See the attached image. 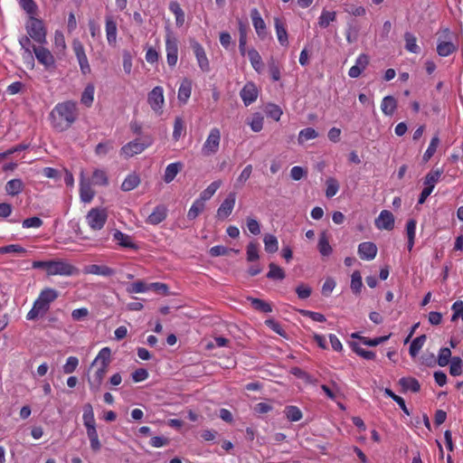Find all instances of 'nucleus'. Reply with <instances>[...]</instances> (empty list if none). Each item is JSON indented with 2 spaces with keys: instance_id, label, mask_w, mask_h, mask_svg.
<instances>
[{
  "instance_id": "22",
  "label": "nucleus",
  "mask_w": 463,
  "mask_h": 463,
  "mask_svg": "<svg viewBox=\"0 0 463 463\" xmlns=\"http://www.w3.org/2000/svg\"><path fill=\"white\" fill-rule=\"evenodd\" d=\"M105 31L109 44L115 45L117 43L118 27L112 15H107L105 18Z\"/></svg>"
},
{
  "instance_id": "48",
  "label": "nucleus",
  "mask_w": 463,
  "mask_h": 463,
  "mask_svg": "<svg viewBox=\"0 0 463 463\" xmlns=\"http://www.w3.org/2000/svg\"><path fill=\"white\" fill-rule=\"evenodd\" d=\"M287 419L290 421H298L302 419L303 414L300 409L294 405L286 406L284 410Z\"/></svg>"
},
{
  "instance_id": "5",
  "label": "nucleus",
  "mask_w": 463,
  "mask_h": 463,
  "mask_svg": "<svg viewBox=\"0 0 463 463\" xmlns=\"http://www.w3.org/2000/svg\"><path fill=\"white\" fill-rule=\"evenodd\" d=\"M109 214L105 208H91L86 214V222L92 231H100L107 222Z\"/></svg>"
},
{
  "instance_id": "9",
  "label": "nucleus",
  "mask_w": 463,
  "mask_h": 463,
  "mask_svg": "<svg viewBox=\"0 0 463 463\" xmlns=\"http://www.w3.org/2000/svg\"><path fill=\"white\" fill-rule=\"evenodd\" d=\"M72 50L79 62L80 72L83 75L90 73L91 69L85 52V48L80 40L74 39L72 41Z\"/></svg>"
},
{
  "instance_id": "60",
  "label": "nucleus",
  "mask_w": 463,
  "mask_h": 463,
  "mask_svg": "<svg viewBox=\"0 0 463 463\" xmlns=\"http://www.w3.org/2000/svg\"><path fill=\"white\" fill-rule=\"evenodd\" d=\"M267 116L272 119L279 121L282 115V109L276 104H269L266 108Z\"/></svg>"
},
{
  "instance_id": "53",
  "label": "nucleus",
  "mask_w": 463,
  "mask_h": 463,
  "mask_svg": "<svg viewBox=\"0 0 463 463\" xmlns=\"http://www.w3.org/2000/svg\"><path fill=\"white\" fill-rule=\"evenodd\" d=\"M326 196L327 198H332L333 196H335L337 194V192L339 190V184L335 178H334V177L327 178L326 181Z\"/></svg>"
},
{
  "instance_id": "37",
  "label": "nucleus",
  "mask_w": 463,
  "mask_h": 463,
  "mask_svg": "<svg viewBox=\"0 0 463 463\" xmlns=\"http://www.w3.org/2000/svg\"><path fill=\"white\" fill-rule=\"evenodd\" d=\"M317 248H318L320 254L324 257L329 256L333 251V249L329 243L327 235L325 232H323L319 236Z\"/></svg>"
},
{
  "instance_id": "3",
  "label": "nucleus",
  "mask_w": 463,
  "mask_h": 463,
  "mask_svg": "<svg viewBox=\"0 0 463 463\" xmlns=\"http://www.w3.org/2000/svg\"><path fill=\"white\" fill-rule=\"evenodd\" d=\"M58 298L59 292L55 288L49 287L43 288L34 300L33 307L26 314V319L32 321L44 316L49 311L51 304Z\"/></svg>"
},
{
  "instance_id": "51",
  "label": "nucleus",
  "mask_w": 463,
  "mask_h": 463,
  "mask_svg": "<svg viewBox=\"0 0 463 463\" xmlns=\"http://www.w3.org/2000/svg\"><path fill=\"white\" fill-rule=\"evenodd\" d=\"M318 137V132L313 128H307L299 131L298 141L299 144H303L304 142L315 139Z\"/></svg>"
},
{
  "instance_id": "15",
  "label": "nucleus",
  "mask_w": 463,
  "mask_h": 463,
  "mask_svg": "<svg viewBox=\"0 0 463 463\" xmlns=\"http://www.w3.org/2000/svg\"><path fill=\"white\" fill-rule=\"evenodd\" d=\"M95 192L91 187L90 179L84 176L83 171L80 173V197L83 203H90L94 198Z\"/></svg>"
},
{
  "instance_id": "62",
  "label": "nucleus",
  "mask_w": 463,
  "mask_h": 463,
  "mask_svg": "<svg viewBox=\"0 0 463 463\" xmlns=\"http://www.w3.org/2000/svg\"><path fill=\"white\" fill-rule=\"evenodd\" d=\"M358 32H359L358 27L353 25L352 24H348V26L345 31V39L348 43H353L357 41Z\"/></svg>"
},
{
  "instance_id": "4",
  "label": "nucleus",
  "mask_w": 463,
  "mask_h": 463,
  "mask_svg": "<svg viewBox=\"0 0 463 463\" xmlns=\"http://www.w3.org/2000/svg\"><path fill=\"white\" fill-rule=\"evenodd\" d=\"M154 143V139L150 136H144L139 138H136L129 141L120 148V155L125 158H130L134 156L139 155L144 152L146 148L151 146Z\"/></svg>"
},
{
  "instance_id": "30",
  "label": "nucleus",
  "mask_w": 463,
  "mask_h": 463,
  "mask_svg": "<svg viewBox=\"0 0 463 463\" xmlns=\"http://www.w3.org/2000/svg\"><path fill=\"white\" fill-rule=\"evenodd\" d=\"M402 392L411 391L412 392H418L420 390V384L416 378L413 377H402L399 380Z\"/></svg>"
},
{
  "instance_id": "21",
  "label": "nucleus",
  "mask_w": 463,
  "mask_h": 463,
  "mask_svg": "<svg viewBox=\"0 0 463 463\" xmlns=\"http://www.w3.org/2000/svg\"><path fill=\"white\" fill-rule=\"evenodd\" d=\"M369 64V57L365 53H361L355 61V64L349 69L348 76L350 78H358Z\"/></svg>"
},
{
  "instance_id": "35",
  "label": "nucleus",
  "mask_w": 463,
  "mask_h": 463,
  "mask_svg": "<svg viewBox=\"0 0 463 463\" xmlns=\"http://www.w3.org/2000/svg\"><path fill=\"white\" fill-rule=\"evenodd\" d=\"M405 49L411 53L418 54L420 52V46L417 44V38L410 32L404 33Z\"/></svg>"
},
{
  "instance_id": "2",
  "label": "nucleus",
  "mask_w": 463,
  "mask_h": 463,
  "mask_svg": "<svg viewBox=\"0 0 463 463\" xmlns=\"http://www.w3.org/2000/svg\"><path fill=\"white\" fill-rule=\"evenodd\" d=\"M111 361V351L109 347H103L91 364L90 369L93 373L89 375L88 383L93 392L99 391L103 379L108 372Z\"/></svg>"
},
{
  "instance_id": "52",
  "label": "nucleus",
  "mask_w": 463,
  "mask_h": 463,
  "mask_svg": "<svg viewBox=\"0 0 463 463\" xmlns=\"http://www.w3.org/2000/svg\"><path fill=\"white\" fill-rule=\"evenodd\" d=\"M265 250L269 253H274L279 249V242L277 238L272 234H266L263 238Z\"/></svg>"
},
{
  "instance_id": "45",
  "label": "nucleus",
  "mask_w": 463,
  "mask_h": 463,
  "mask_svg": "<svg viewBox=\"0 0 463 463\" xmlns=\"http://www.w3.org/2000/svg\"><path fill=\"white\" fill-rule=\"evenodd\" d=\"M94 86L92 84L87 85L81 94L80 102L86 107L90 108L94 100Z\"/></svg>"
},
{
  "instance_id": "39",
  "label": "nucleus",
  "mask_w": 463,
  "mask_h": 463,
  "mask_svg": "<svg viewBox=\"0 0 463 463\" xmlns=\"http://www.w3.org/2000/svg\"><path fill=\"white\" fill-rule=\"evenodd\" d=\"M139 184H140L139 176L136 174H130L125 178V180L121 184V189L124 192H129V191L134 190L136 187H137Z\"/></svg>"
},
{
  "instance_id": "20",
  "label": "nucleus",
  "mask_w": 463,
  "mask_h": 463,
  "mask_svg": "<svg viewBox=\"0 0 463 463\" xmlns=\"http://www.w3.org/2000/svg\"><path fill=\"white\" fill-rule=\"evenodd\" d=\"M84 273L108 278L114 276L116 270L106 265L90 264L85 267Z\"/></svg>"
},
{
  "instance_id": "27",
  "label": "nucleus",
  "mask_w": 463,
  "mask_h": 463,
  "mask_svg": "<svg viewBox=\"0 0 463 463\" xmlns=\"http://www.w3.org/2000/svg\"><path fill=\"white\" fill-rule=\"evenodd\" d=\"M246 53L254 71L258 73H261L263 71L264 64L259 52L256 49L251 48L248 50Z\"/></svg>"
},
{
  "instance_id": "54",
  "label": "nucleus",
  "mask_w": 463,
  "mask_h": 463,
  "mask_svg": "<svg viewBox=\"0 0 463 463\" xmlns=\"http://www.w3.org/2000/svg\"><path fill=\"white\" fill-rule=\"evenodd\" d=\"M269 73L273 81H279L281 77L280 68L278 62L271 58L268 62Z\"/></svg>"
},
{
  "instance_id": "46",
  "label": "nucleus",
  "mask_w": 463,
  "mask_h": 463,
  "mask_svg": "<svg viewBox=\"0 0 463 463\" xmlns=\"http://www.w3.org/2000/svg\"><path fill=\"white\" fill-rule=\"evenodd\" d=\"M269 270L267 273V278L275 280H282L285 279L286 274L282 268L271 262L269 265Z\"/></svg>"
},
{
  "instance_id": "36",
  "label": "nucleus",
  "mask_w": 463,
  "mask_h": 463,
  "mask_svg": "<svg viewBox=\"0 0 463 463\" xmlns=\"http://www.w3.org/2000/svg\"><path fill=\"white\" fill-rule=\"evenodd\" d=\"M221 180L213 181L200 194L199 199H201L204 203L210 200L214 195L216 191L221 187Z\"/></svg>"
},
{
  "instance_id": "13",
  "label": "nucleus",
  "mask_w": 463,
  "mask_h": 463,
  "mask_svg": "<svg viewBox=\"0 0 463 463\" xmlns=\"http://www.w3.org/2000/svg\"><path fill=\"white\" fill-rule=\"evenodd\" d=\"M33 52L37 61L45 68L48 69L54 66L55 59L52 53L47 48L42 46H33Z\"/></svg>"
},
{
  "instance_id": "29",
  "label": "nucleus",
  "mask_w": 463,
  "mask_h": 463,
  "mask_svg": "<svg viewBox=\"0 0 463 463\" xmlns=\"http://www.w3.org/2000/svg\"><path fill=\"white\" fill-rule=\"evenodd\" d=\"M182 168H183V164L181 162H175V163L169 164L166 166L165 171V175L163 177L164 181L166 184L171 183L175 178V176L178 175V173L182 170Z\"/></svg>"
},
{
  "instance_id": "59",
  "label": "nucleus",
  "mask_w": 463,
  "mask_h": 463,
  "mask_svg": "<svg viewBox=\"0 0 463 463\" xmlns=\"http://www.w3.org/2000/svg\"><path fill=\"white\" fill-rule=\"evenodd\" d=\"M451 357V351L448 347L440 348L438 355V364L441 367L446 366Z\"/></svg>"
},
{
  "instance_id": "63",
  "label": "nucleus",
  "mask_w": 463,
  "mask_h": 463,
  "mask_svg": "<svg viewBox=\"0 0 463 463\" xmlns=\"http://www.w3.org/2000/svg\"><path fill=\"white\" fill-rule=\"evenodd\" d=\"M78 365H79V359L76 356L68 357L66 364L62 367L64 373H67V374L72 373L76 370Z\"/></svg>"
},
{
  "instance_id": "34",
  "label": "nucleus",
  "mask_w": 463,
  "mask_h": 463,
  "mask_svg": "<svg viewBox=\"0 0 463 463\" xmlns=\"http://www.w3.org/2000/svg\"><path fill=\"white\" fill-rule=\"evenodd\" d=\"M457 51V46L449 41H440L437 45V52L441 57H448Z\"/></svg>"
},
{
  "instance_id": "14",
  "label": "nucleus",
  "mask_w": 463,
  "mask_h": 463,
  "mask_svg": "<svg viewBox=\"0 0 463 463\" xmlns=\"http://www.w3.org/2000/svg\"><path fill=\"white\" fill-rule=\"evenodd\" d=\"M236 202V194L235 193L232 192L230 193L226 198L223 200V202L221 203L217 210V217L219 219H226L231 215L232 213V210L234 208Z\"/></svg>"
},
{
  "instance_id": "50",
  "label": "nucleus",
  "mask_w": 463,
  "mask_h": 463,
  "mask_svg": "<svg viewBox=\"0 0 463 463\" xmlns=\"http://www.w3.org/2000/svg\"><path fill=\"white\" fill-rule=\"evenodd\" d=\"M350 346L352 350L359 356L363 357L365 360H374L376 354L373 351H367L362 348L357 343H350Z\"/></svg>"
},
{
  "instance_id": "40",
  "label": "nucleus",
  "mask_w": 463,
  "mask_h": 463,
  "mask_svg": "<svg viewBox=\"0 0 463 463\" xmlns=\"http://www.w3.org/2000/svg\"><path fill=\"white\" fill-rule=\"evenodd\" d=\"M90 183L94 185L106 186L109 184V178L104 170L95 169L92 173Z\"/></svg>"
},
{
  "instance_id": "44",
  "label": "nucleus",
  "mask_w": 463,
  "mask_h": 463,
  "mask_svg": "<svg viewBox=\"0 0 463 463\" xmlns=\"http://www.w3.org/2000/svg\"><path fill=\"white\" fill-rule=\"evenodd\" d=\"M335 19L336 13L335 11L323 10L318 18V24L321 28H326Z\"/></svg>"
},
{
  "instance_id": "12",
  "label": "nucleus",
  "mask_w": 463,
  "mask_h": 463,
  "mask_svg": "<svg viewBox=\"0 0 463 463\" xmlns=\"http://www.w3.org/2000/svg\"><path fill=\"white\" fill-rule=\"evenodd\" d=\"M147 102L150 108L157 114H161L165 104L164 90L161 86H156L147 95Z\"/></svg>"
},
{
  "instance_id": "31",
  "label": "nucleus",
  "mask_w": 463,
  "mask_h": 463,
  "mask_svg": "<svg viewBox=\"0 0 463 463\" xmlns=\"http://www.w3.org/2000/svg\"><path fill=\"white\" fill-rule=\"evenodd\" d=\"M443 174V170L441 168L432 169L430 170L424 178V185L427 188L434 189L436 184L439 182V178Z\"/></svg>"
},
{
  "instance_id": "42",
  "label": "nucleus",
  "mask_w": 463,
  "mask_h": 463,
  "mask_svg": "<svg viewBox=\"0 0 463 463\" xmlns=\"http://www.w3.org/2000/svg\"><path fill=\"white\" fill-rule=\"evenodd\" d=\"M251 307L262 313H270L272 311V307L269 303L255 298H248Z\"/></svg>"
},
{
  "instance_id": "25",
  "label": "nucleus",
  "mask_w": 463,
  "mask_h": 463,
  "mask_svg": "<svg viewBox=\"0 0 463 463\" xmlns=\"http://www.w3.org/2000/svg\"><path fill=\"white\" fill-rule=\"evenodd\" d=\"M30 38V36L24 35L19 39V43L24 51L22 54L23 59L33 65V46L34 45L32 44Z\"/></svg>"
},
{
  "instance_id": "19",
  "label": "nucleus",
  "mask_w": 463,
  "mask_h": 463,
  "mask_svg": "<svg viewBox=\"0 0 463 463\" xmlns=\"http://www.w3.org/2000/svg\"><path fill=\"white\" fill-rule=\"evenodd\" d=\"M250 18L252 21V25L258 36L260 38H264L267 35V27L264 20L262 19L257 8L251 9Z\"/></svg>"
},
{
  "instance_id": "1",
  "label": "nucleus",
  "mask_w": 463,
  "mask_h": 463,
  "mask_svg": "<svg viewBox=\"0 0 463 463\" xmlns=\"http://www.w3.org/2000/svg\"><path fill=\"white\" fill-rule=\"evenodd\" d=\"M52 128L62 132L69 129L78 118L77 103L72 100L59 102L50 113Z\"/></svg>"
},
{
  "instance_id": "47",
  "label": "nucleus",
  "mask_w": 463,
  "mask_h": 463,
  "mask_svg": "<svg viewBox=\"0 0 463 463\" xmlns=\"http://www.w3.org/2000/svg\"><path fill=\"white\" fill-rule=\"evenodd\" d=\"M169 10L175 16V24L177 26H182L184 23V13L177 2H171Z\"/></svg>"
},
{
  "instance_id": "6",
  "label": "nucleus",
  "mask_w": 463,
  "mask_h": 463,
  "mask_svg": "<svg viewBox=\"0 0 463 463\" xmlns=\"http://www.w3.org/2000/svg\"><path fill=\"white\" fill-rule=\"evenodd\" d=\"M166 62L170 68H175L178 61V39L170 30H167L165 37Z\"/></svg>"
},
{
  "instance_id": "10",
  "label": "nucleus",
  "mask_w": 463,
  "mask_h": 463,
  "mask_svg": "<svg viewBox=\"0 0 463 463\" xmlns=\"http://www.w3.org/2000/svg\"><path fill=\"white\" fill-rule=\"evenodd\" d=\"M78 273L76 267L66 260H52L48 276H72Z\"/></svg>"
},
{
  "instance_id": "18",
  "label": "nucleus",
  "mask_w": 463,
  "mask_h": 463,
  "mask_svg": "<svg viewBox=\"0 0 463 463\" xmlns=\"http://www.w3.org/2000/svg\"><path fill=\"white\" fill-rule=\"evenodd\" d=\"M377 247L373 242L365 241L358 245V255L364 260H372L377 255Z\"/></svg>"
},
{
  "instance_id": "43",
  "label": "nucleus",
  "mask_w": 463,
  "mask_h": 463,
  "mask_svg": "<svg viewBox=\"0 0 463 463\" xmlns=\"http://www.w3.org/2000/svg\"><path fill=\"white\" fill-rule=\"evenodd\" d=\"M239 51L242 56L246 55L247 26L242 22L239 23Z\"/></svg>"
},
{
  "instance_id": "33",
  "label": "nucleus",
  "mask_w": 463,
  "mask_h": 463,
  "mask_svg": "<svg viewBox=\"0 0 463 463\" xmlns=\"http://www.w3.org/2000/svg\"><path fill=\"white\" fill-rule=\"evenodd\" d=\"M397 109V100L392 96H386L381 103V109L386 116H392Z\"/></svg>"
},
{
  "instance_id": "61",
  "label": "nucleus",
  "mask_w": 463,
  "mask_h": 463,
  "mask_svg": "<svg viewBox=\"0 0 463 463\" xmlns=\"http://www.w3.org/2000/svg\"><path fill=\"white\" fill-rule=\"evenodd\" d=\"M259 259V244L251 241L247 246V260L255 261Z\"/></svg>"
},
{
  "instance_id": "49",
  "label": "nucleus",
  "mask_w": 463,
  "mask_h": 463,
  "mask_svg": "<svg viewBox=\"0 0 463 463\" xmlns=\"http://www.w3.org/2000/svg\"><path fill=\"white\" fill-rule=\"evenodd\" d=\"M350 288L354 294L358 295L361 293L363 288L362 276L359 270H354L351 276Z\"/></svg>"
},
{
  "instance_id": "55",
  "label": "nucleus",
  "mask_w": 463,
  "mask_h": 463,
  "mask_svg": "<svg viewBox=\"0 0 463 463\" xmlns=\"http://www.w3.org/2000/svg\"><path fill=\"white\" fill-rule=\"evenodd\" d=\"M185 130V125L181 117H176L174 122L173 138L177 141Z\"/></svg>"
},
{
  "instance_id": "24",
  "label": "nucleus",
  "mask_w": 463,
  "mask_h": 463,
  "mask_svg": "<svg viewBox=\"0 0 463 463\" xmlns=\"http://www.w3.org/2000/svg\"><path fill=\"white\" fill-rule=\"evenodd\" d=\"M114 241H118V245L123 248H128L137 250L138 246L132 241L130 235L126 234L118 230H116L113 233Z\"/></svg>"
},
{
  "instance_id": "41",
  "label": "nucleus",
  "mask_w": 463,
  "mask_h": 463,
  "mask_svg": "<svg viewBox=\"0 0 463 463\" xmlns=\"http://www.w3.org/2000/svg\"><path fill=\"white\" fill-rule=\"evenodd\" d=\"M426 335H421L414 338L410 345L409 354L411 357H416L426 342Z\"/></svg>"
},
{
  "instance_id": "26",
  "label": "nucleus",
  "mask_w": 463,
  "mask_h": 463,
  "mask_svg": "<svg viewBox=\"0 0 463 463\" xmlns=\"http://www.w3.org/2000/svg\"><path fill=\"white\" fill-rule=\"evenodd\" d=\"M191 93H192V80L187 78H184L182 80V82L179 86V89H178V94H177L178 100L181 103L185 104L188 101V99H190Z\"/></svg>"
},
{
  "instance_id": "23",
  "label": "nucleus",
  "mask_w": 463,
  "mask_h": 463,
  "mask_svg": "<svg viewBox=\"0 0 463 463\" xmlns=\"http://www.w3.org/2000/svg\"><path fill=\"white\" fill-rule=\"evenodd\" d=\"M167 216V209L165 205H157L154 211L148 215L146 223L157 225L165 220Z\"/></svg>"
},
{
  "instance_id": "16",
  "label": "nucleus",
  "mask_w": 463,
  "mask_h": 463,
  "mask_svg": "<svg viewBox=\"0 0 463 463\" xmlns=\"http://www.w3.org/2000/svg\"><path fill=\"white\" fill-rule=\"evenodd\" d=\"M258 89L253 82H247L240 92V96L245 106H250L258 98Z\"/></svg>"
},
{
  "instance_id": "8",
  "label": "nucleus",
  "mask_w": 463,
  "mask_h": 463,
  "mask_svg": "<svg viewBox=\"0 0 463 463\" xmlns=\"http://www.w3.org/2000/svg\"><path fill=\"white\" fill-rule=\"evenodd\" d=\"M26 32L28 35L38 43L42 44L46 42V30L44 25L40 19L33 17V15H31L26 24Z\"/></svg>"
},
{
  "instance_id": "38",
  "label": "nucleus",
  "mask_w": 463,
  "mask_h": 463,
  "mask_svg": "<svg viewBox=\"0 0 463 463\" xmlns=\"http://www.w3.org/2000/svg\"><path fill=\"white\" fill-rule=\"evenodd\" d=\"M205 209V203L201 199L197 198L190 207L187 213V218L191 221L197 218V216L203 212Z\"/></svg>"
},
{
  "instance_id": "11",
  "label": "nucleus",
  "mask_w": 463,
  "mask_h": 463,
  "mask_svg": "<svg viewBox=\"0 0 463 463\" xmlns=\"http://www.w3.org/2000/svg\"><path fill=\"white\" fill-rule=\"evenodd\" d=\"M190 46L200 70L203 72H209L211 71L210 61L203 46L194 39L190 40Z\"/></svg>"
},
{
  "instance_id": "58",
  "label": "nucleus",
  "mask_w": 463,
  "mask_h": 463,
  "mask_svg": "<svg viewBox=\"0 0 463 463\" xmlns=\"http://www.w3.org/2000/svg\"><path fill=\"white\" fill-rule=\"evenodd\" d=\"M26 252V250L19 244H10L6 246L0 247V254H24Z\"/></svg>"
},
{
  "instance_id": "7",
  "label": "nucleus",
  "mask_w": 463,
  "mask_h": 463,
  "mask_svg": "<svg viewBox=\"0 0 463 463\" xmlns=\"http://www.w3.org/2000/svg\"><path fill=\"white\" fill-rule=\"evenodd\" d=\"M221 131L218 128H213L204 143L203 144L201 153L203 156H211L215 155L220 148Z\"/></svg>"
},
{
  "instance_id": "28",
  "label": "nucleus",
  "mask_w": 463,
  "mask_h": 463,
  "mask_svg": "<svg viewBox=\"0 0 463 463\" xmlns=\"http://www.w3.org/2000/svg\"><path fill=\"white\" fill-rule=\"evenodd\" d=\"M274 25H275L276 33H277L279 43L282 46H288V32L286 30L284 24L280 21L279 18L276 17V18H274Z\"/></svg>"
},
{
  "instance_id": "56",
  "label": "nucleus",
  "mask_w": 463,
  "mask_h": 463,
  "mask_svg": "<svg viewBox=\"0 0 463 463\" xmlns=\"http://www.w3.org/2000/svg\"><path fill=\"white\" fill-rule=\"evenodd\" d=\"M439 144V138L438 136H434L430 142V145L427 148V150L425 151L424 155H423V161L424 162H428L432 156L433 155L435 154L436 150H437V147Z\"/></svg>"
},
{
  "instance_id": "57",
  "label": "nucleus",
  "mask_w": 463,
  "mask_h": 463,
  "mask_svg": "<svg viewBox=\"0 0 463 463\" xmlns=\"http://www.w3.org/2000/svg\"><path fill=\"white\" fill-rule=\"evenodd\" d=\"M462 359L459 356H453L450 360L449 373L452 376H458L462 373Z\"/></svg>"
},
{
  "instance_id": "64",
  "label": "nucleus",
  "mask_w": 463,
  "mask_h": 463,
  "mask_svg": "<svg viewBox=\"0 0 463 463\" xmlns=\"http://www.w3.org/2000/svg\"><path fill=\"white\" fill-rule=\"evenodd\" d=\"M21 7L30 15H34L37 11V5L33 0H20Z\"/></svg>"
},
{
  "instance_id": "32",
  "label": "nucleus",
  "mask_w": 463,
  "mask_h": 463,
  "mask_svg": "<svg viewBox=\"0 0 463 463\" xmlns=\"http://www.w3.org/2000/svg\"><path fill=\"white\" fill-rule=\"evenodd\" d=\"M24 184L19 178H14L8 181L5 184V192L7 194L15 196L23 192Z\"/></svg>"
},
{
  "instance_id": "17",
  "label": "nucleus",
  "mask_w": 463,
  "mask_h": 463,
  "mask_svg": "<svg viewBox=\"0 0 463 463\" xmlns=\"http://www.w3.org/2000/svg\"><path fill=\"white\" fill-rule=\"evenodd\" d=\"M375 226L379 230L392 231L394 228V216L388 210H383L375 220Z\"/></svg>"
}]
</instances>
